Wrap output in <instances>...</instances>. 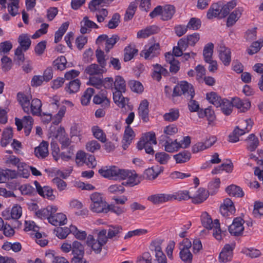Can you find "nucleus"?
I'll use <instances>...</instances> for the list:
<instances>
[{
  "instance_id": "obj_4",
  "label": "nucleus",
  "mask_w": 263,
  "mask_h": 263,
  "mask_svg": "<svg viewBox=\"0 0 263 263\" xmlns=\"http://www.w3.org/2000/svg\"><path fill=\"white\" fill-rule=\"evenodd\" d=\"M244 220L241 217L235 218L231 225L229 227V231L231 235L238 236L242 234L244 230Z\"/></svg>"
},
{
  "instance_id": "obj_28",
  "label": "nucleus",
  "mask_w": 263,
  "mask_h": 263,
  "mask_svg": "<svg viewBox=\"0 0 263 263\" xmlns=\"http://www.w3.org/2000/svg\"><path fill=\"white\" fill-rule=\"evenodd\" d=\"M247 142L246 148L250 152L255 151L259 145L258 138L253 134H250L246 139Z\"/></svg>"
},
{
  "instance_id": "obj_47",
  "label": "nucleus",
  "mask_w": 263,
  "mask_h": 263,
  "mask_svg": "<svg viewBox=\"0 0 263 263\" xmlns=\"http://www.w3.org/2000/svg\"><path fill=\"white\" fill-rule=\"evenodd\" d=\"M108 230V237L112 239L114 237H119V234L122 232V227L119 225H110Z\"/></svg>"
},
{
  "instance_id": "obj_42",
  "label": "nucleus",
  "mask_w": 263,
  "mask_h": 263,
  "mask_svg": "<svg viewBox=\"0 0 263 263\" xmlns=\"http://www.w3.org/2000/svg\"><path fill=\"white\" fill-rule=\"evenodd\" d=\"M67 63L66 58L62 55L53 61L52 66L55 69L62 71L66 68Z\"/></svg>"
},
{
  "instance_id": "obj_36",
  "label": "nucleus",
  "mask_w": 263,
  "mask_h": 263,
  "mask_svg": "<svg viewBox=\"0 0 263 263\" xmlns=\"http://www.w3.org/2000/svg\"><path fill=\"white\" fill-rule=\"evenodd\" d=\"M86 242L88 246H91V249L96 254H99L101 252L102 246H104L103 244L96 240L93 238V236L90 235L88 236Z\"/></svg>"
},
{
  "instance_id": "obj_31",
  "label": "nucleus",
  "mask_w": 263,
  "mask_h": 263,
  "mask_svg": "<svg viewBox=\"0 0 263 263\" xmlns=\"http://www.w3.org/2000/svg\"><path fill=\"white\" fill-rule=\"evenodd\" d=\"M209 194V191L200 187L198 190L196 196L192 198V201L195 204L201 203L207 199Z\"/></svg>"
},
{
  "instance_id": "obj_45",
  "label": "nucleus",
  "mask_w": 263,
  "mask_h": 263,
  "mask_svg": "<svg viewBox=\"0 0 263 263\" xmlns=\"http://www.w3.org/2000/svg\"><path fill=\"white\" fill-rule=\"evenodd\" d=\"M72 253L73 256H84V247L83 245L78 241H74L72 242Z\"/></svg>"
},
{
  "instance_id": "obj_21",
  "label": "nucleus",
  "mask_w": 263,
  "mask_h": 263,
  "mask_svg": "<svg viewBox=\"0 0 263 263\" xmlns=\"http://www.w3.org/2000/svg\"><path fill=\"white\" fill-rule=\"evenodd\" d=\"M57 208L54 206H47L46 208L39 210L35 212L36 216L41 219L47 218L51 216V214L56 213Z\"/></svg>"
},
{
  "instance_id": "obj_62",
  "label": "nucleus",
  "mask_w": 263,
  "mask_h": 263,
  "mask_svg": "<svg viewBox=\"0 0 263 263\" xmlns=\"http://www.w3.org/2000/svg\"><path fill=\"white\" fill-rule=\"evenodd\" d=\"M93 135L95 138L98 139L102 142H105L106 141V136L103 130L98 126H93L92 128Z\"/></svg>"
},
{
  "instance_id": "obj_2",
  "label": "nucleus",
  "mask_w": 263,
  "mask_h": 263,
  "mask_svg": "<svg viewBox=\"0 0 263 263\" xmlns=\"http://www.w3.org/2000/svg\"><path fill=\"white\" fill-rule=\"evenodd\" d=\"M142 177L138 176L135 171L132 172L126 170L121 169V173L119 179L125 180L122 184L125 186H134L138 184L141 181Z\"/></svg>"
},
{
  "instance_id": "obj_46",
  "label": "nucleus",
  "mask_w": 263,
  "mask_h": 263,
  "mask_svg": "<svg viewBox=\"0 0 263 263\" xmlns=\"http://www.w3.org/2000/svg\"><path fill=\"white\" fill-rule=\"evenodd\" d=\"M202 226L207 229H212L215 226L214 221L207 212L203 213L201 216Z\"/></svg>"
},
{
  "instance_id": "obj_34",
  "label": "nucleus",
  "mask_w": 263,
  "mask_h": 263,
  "mask_svg": "<svg viewBox=\"0 0 263 263\" xmlns=\"http://www.w3.org/2000/svg\"><path fill=\"white\" fill-rule=\"evenodd\" d=\"M226 191L231 196L242 197L244 196V193L242 189L234 184L228 186L226 189Z\"/></svg>"
},
{
  "instance_id": "obj_14",
  "label": "nucleus",
  "mask_w": 263,
  "mask_h": 263,
  "mask_svg": "<svg viewBox=\"0 0 263 263\" xmlns=\"http://www.w3.org/2000/svg\"><path fill=\"white\" fill-rule=\"evenodd\" d=\"M149 103L147 100L145 99L140 103L138 108V114L144 122H147L149 121Z\"/></svg>"
},
{
  "instance_id": "obj_54",
  "label": "nucleus",
  "mask_w": 263,
  "mask_h": 263,
  "mask_svg": "<svg viewBox=\"0 0 263 263\" xmlns=\"http://www.w3.org/2000/svg\"><path fill=\"white\" fill-rule=\"evenodd\" d=\"M155 156L156 161L161 164H167L171 158L170 155L165 152H157Z\"/></svg>"
},
{
  "instance_id": "obj_59",
  "label": "nucleus",
  "mask_w": 263,
  "mask_h": 263,
  "mask_svg": "<svg viewBox=\"0 0 263 263\" xmlns=\"http://www.w3.org/2000/svg\"><path fill=\"white\" fill-rule=\"evenodd\" d=\"M120 40L119 36L117 34H114L110 38L107 37L106 43L105 44V50L106 52L109 51L112 49L116 43Z\"/></svg>"
},
{
  "instance_id": "obj_9",
  "label": "nucleus",
  "mask_w": 263,
  "mask_h": 263,
  "mask_svg": "<svg viewBox=\"0 0 263 263\" xmlns=\"http://www.w3.org/2000/svg\"><path fill=\"white\" fill-rule=\"evenodd\" d=\"M121 169L116 166H111L109 168H101L99 170V173L105 178H115L119 179Z\"/></svg>"
},
{
  "instance_id": "obj_25",
  "label": "nucleus",
  "mask_w": 263,
  "mask_h": 263,
  "mask_svg": "<svg viewBox=\"0 0 263 263\" xmlns=\"http://www.w3.org/2000/svg\"><path fill=\"white\" fill-rule=\"evenodd\" d=\"M160 31V28L155 25L150 26L143 30L139 31L137 33L138 38H146L151 35L157 33Z\"/></svg>"
},
{
  "instance_id": "obj_53",
  "label": "nucleus",
  "mask_w": 263,
  "mask_h": 263,
  "mask_svg": "<svg viewBox=\"0 0 263 263\" xmlns=\"http://www.w3.org/2000/svg\"><path fill=\"white\" fill-rule=\"evenodd\" d=\"M253 123L251 119L241 120L239 126V130L240 133H243V135L248 133L252 127Z\"/></svg>"
},
{
  "instance_id": "obj_30",
  "label": "nucleus",
  "mask_w": 263,
  "mask_h": 263,
  "mask_svg": "<svg viewBox=\"0 0 263 263\" xmlns=\"http://www.w3.org/2000/svg\"><path fill=\"white\" fill-rule=\"evenodd\" d=\"M104 68H100L97 64H91L86 68L85 72L90 76L102 75L106 71Z\"/></svg>"
},
{
  "instance_id": "obj_40",
  "label": "nucleus",
  "mask_w": 263,
  "mask_h": 263,
  "mask_svg": "<svg viewBox=\"0 0 263 263\" xmlns=\"http://www.w3.org/2000/svg\"><path fill=\"white\" fill-rule=\"evenodd\" d=\"M33 119L30 116H25L23 118V125L25 135H29L33 124Z\"/></svg>"
},
{
  "instance_id": "obj_7",
  "label": "nucleus",
  "mask_w": 263,
  "mask_h": 263,
  "mask_svg": "<svg viewBox=\"0 0 263 263\" xmlns=\"http://www.w3.org/2000/svg\"><path fill=\"white\" fill-rule=\"evenodd\" d=\"M93 102L96 104L101 105L102 107L108 108L110 101L107 98V92L105 90H101L93 98Z\"/></svg>"
},
{
  "instance_id": "obj_48",
  "label": "nucleus",
  "mask_w": 263,
  "mask_h": 263,
  "mask_svg": "<svg viewBox=\"0 0 263 263\" xmlns=\"http://www.w3.org/2000/svg\"><path fill=\"white\" fill-rule=\"evenodd\" d=\"M114 89L117 90H121L125 92L126 91V83L124 78L120 76L115 77L114 81Z\"/></svg>"
},
{
  "instance_id": "obj_24",
  "label": "nucleus",
  "mask_w": 263,
  "mask_h": 263,
  "mask_svg": "<svg viewBox=\"0 0 263 263\" xmlns=\"http://www.w3.org/2000/svg\"><path fill=\"white\" fill-rule=\"evenodd\" d=\"M42 102L38 99H33L30 102L29 114L31 113L33 116H41Z\"/></svg>"
},
{
  "instance_id": "obj_15",
  "label": "nucleus",
  "mask_w": 263,
  "mask_h": 263,
  "mask_svg": "<svg viewBox=\"0 0 263 263\" xmlns=\"http://www.w3.org/2000/svg\"><path fill=\"white\" fill-rule=\"evenodd\" d=\"M31 98V96H27L24 93L19 92L17 94V99L24 111L29 114V106L30 104V100Z\"/></svg>"
},
{
  "instance_id": "obj_29",
  "label": "nucleus",
  "mask_w": 263,
  "mask_h": 263,
  "mask_svg": "<svg viewBox=\"0 0 263 263\" xmlns=\"http://www.w3.org/2000/svg\"><path fill=\"white\" fill-rule=\"evenodd\" d=\"M90 209L93 212L107 213L109 211L108 205L105 201H101L96 203H91Z\"/></svg>"
},
{
  "instance_id": "obj_6",
  "label": "nucleus",
  "mask_w": 263,
  "mask_h": 263,
  "mask_svg": "<svg viewBox=\"0 0 263 263\" xmlns=\"http://www.w3.org/2000/svg\"><path fill=\"white\" fill-rule=\"evenodd\" d=\"M161 141L164 142L162 146L164 147L165 151L168 153H174L181 147V144L177 142V139L173 141L169 137H163Z\"/></svg>"
},
{
  "instance_id": "obj_23",
  "label": "nucleus",
  "mask_w": 263,
  "mask_h": 263,
  "mask_svg": "<svg viewBox=\"0 0 263 263\" xmlns=\"http://www.w3.org/2000/svg\"><path fill=\"white\" fill-rule=\"evenodd\" d=\"M159 54V44H154L151 46L146 50H143L141 53V56H144L145 59H152Z\"/></svg>"
},
{
  "instance_id": "obj_43",
  "label": "nucleus",
  "mask_w": 263,
  "mask_h": 263,
  "mask_svg": "<svg viewBox=\"0 0 263 263\" xmlns=\"http://www.w3.org/2000/svg\"><path fill=\"white\" fill-rule=\"evenodd\" d=\"M233 100L230 102L227 99H223L222 103H221V109L222 112L226 116L230 115L232 112L234 105L233 104Z\"/></svg>"
},
{
  "instance_id": "obj_56",
  "label": "nucleus",
  "mask_w": 263,
  "mask_h": 263,
  "mask_svg": "<svg viewBox=\"0 0 263 263\" xmlns=\"http://www.w3.org/2000/svg\"><path fill=\"white\" fill-rule=\"evenodd\" d=\"M137 6L135 3L132 2L130 4L124 16V19L125 21L132 19L137 9Z\"/></svg>"
},
{
  "instance_id": "obj_64",
  "label": "nucleus",
  "mask_w": 263,
  "mask_h": 263,
  "mask_svg": "<svg viewBox=\"0 0 263 263\" xmlns=\"http://www.w3.org/2000/svg\"><path fill=\"white\" fill-rule=\"evenodd\" d=\"M136 263H152V257L148 252H145L137 257Z\"/></svg>"
},
{
  "instance_id": "obj_18",
  "label": "nucleus",
  "mask_w": 263,
  "mask_h": 263,
  "mask_svg": "<svg viewBox=\"0 0 263 263\" xmlns=\"http://www.w3.org/2000/svg\"><path fill=\"white\" fill-rule=\"evenodd\" d=\"M221 2L214 3L211 5L206 14V17L209 20L220 17L221 15Z\"/></svg>"
},
{
  "instance_id": "obj_49",
  "label": "nucleus",
  "mask_w": 263,
  "mask_h": 263,
  "mask_svg": "<svg viewBox=\"0 0 263 263\" xmlns=\"http://www.w3.org/2000/svg\"><path fill=\"white\" fill-rule=\"evenodd\" d=\"M68 26L69 23L68 22H65L62 24V25L60 26L58 31H57L55 33L54 43H57L61 41L63 35L67 31Z\"/></svg>"
},
{
  "instance_id": "obj_55",
  "label": "nucleus",
  "mask_w": 263,
  "mask_h": 263,
  "mask_svg": "<svg viewBox=\"0 0 263 263\" xmlns=\"http://www.w3.org/2000/svg\"><path fill=\"white\" fill-rule=\"evenodd\" d=\"M95 92V90L92 88H88L84 92L81 97V103L83 105H87L89 102L90 99Z\"/></svg>"
},
{
  "instance_id": "obj_52",
  "label": "nucleus",
  "mask_w": 263,
  "mask_h": 263,
  "mask_svg": "<svg viewBox=\"0 0 263 263\" xmlns=\"http://www.w3.org/2000/svg\"><path fill=\"white\" fill-rule=\"evenodd\" d=\"M214 45L212 43L207 44L204 47L203 55L205 62H209L212 59Z\"/></svg>"
},
{
  "instance_id": "obj_60",
  "label": "nucleus",
  "mask_w": 263,
  "mask_h": 263,
  "mask_svg": "<svg viewBox=\"0 0 263 263\" xmlns=\"http://www.w3.org/2000/svg\"><path fill=\"white\" fill-rule=\"evenodd\" d=\"M179 255L181 259L184 263H192L193 255L190 250H180Z\"/></svg>"
},
{
  "instance_id": "obj_20",
  "label": "nucleus",
  "mask_w": 263,
  "mask_h": 263,
  "mask_svg": "<svg viewBox=\"0 0 263 263\" xmlns=\"http://www.w3.org/2000/svg\"><path fill=\"white\" fill-rule=\"evenodd\" d=\"M243 9L242 7H238L231 13L227 21V26L228 27L233 26L240 17Z\"/></svg>"
},
{
  "instance_id": "obj_51",
  "label": "nucleus",
  "mask_w": 263,
  "mask_h": 263,
  "mask_svg": "<svg viewBox=\"0 0 263 263\" xmlns=\"http://www.w3.org/2000/svg\"><path fill=\"white\" fill-rule=\"evenodd\" d=\"M71 226L68 227H57L54 230L55 235L60 239L65 238L69 233H71Z\"/></svg>"
},
{
  "instance_id": "obj_33",
  "label": "nucleus",
  "mask_w": 263,
  "mask_h": 263,
  "mask_svg": "<svg viewBox=\"0 0 263 263\" xmlns=\"http://www.w3.org/2000/svg\"><path fill=\"white\" fill-rule=\"evenodd\" d=\"M81 84L80 80L78 79L71 80L66 84L65 91L69 94L76 93L79 90Z\"/></svg>"
},
{
  "instance_id": "obj_41",
  "label": "nucleus",
  "mask_w": 263,
  "mask_h": 263,
  "mask_svg": "<svg viewBox=\"0 0 263 263\" xmlns=\"http://www.w3.org/2000/svg\"><path fill=\"white\" fill-rule=\"evenodd\" d=\"M206 99L216 107H218L222 103L223 99L215 92L208 93L206 96Z\"/></svg>"
},
{
  "instance_id": "obj_8",
  "label": "nucleus",
  "mask_w": 263,
  "mask_h": 263,
  "mask_svg": "<svg viewBox=\"0 0 263 263\" xmlns=\"http://www.w3.org/2000/svg\"><path fill=\"white\" fill-rule=\"evenodd\" d=\"M234 246L229 244H226L219 255V261L220 263H227L230 261L233 255Z\"/></svg>"
},
{
  "instance_id": "obj_22",
  "label": "nucleus",
  "mask_w": 263,
  "mask_h": 263,
  "mask_svg": "<svg viewBox=\"0 0 263 263\" xmlns=\"http://www.w3.org/2000/svg\"><path fill=\"white\" fill-rule=\"evenodd\" d=\"M163 171V167L157 165L146 169L144 173V177L148 180H154Z\"/></svg>"
},
{
  "instance_id": "obj_38",
  "label": "nucleus",
  "mask_w": 263,
  "mask_h": 263,
  "mask_svg": "<svg viewBox=\"0 0 263 263\" xmlns=\"http://www.w3.org/2000/svg\"><path fill=\"white\" fill-rule=\"evenodd\" d=\"M122 93H124L122 91L116 90V91L113 92V99L114 102L117 105L123 108L126 104L125 100H128V99L124 98L122 94Z\"/></svg>"
},
{
  "instance_id": "obj_26",
  "label": "nucleus",
  "mask_w": 263,
  "mask_h": 263,
  "mask_svg": "<svg viewBox=\"0 0 263 263\" xmlns=\"http://www.w3.org/2000/svg\"><path fill=\"white\" fill-rule=\"evenodd\" d=\"M98 26L93 21L89 20L88 17L85 16L84 17L83 21L81 22L80 32L82 34L88 33L90 30L88 31V28H98Z\"/></svg>"
},
{
  "instance_id": "obj_61",
  "label": "nucleus",
  "mask_w": 263,
  "mask_h": 263,
  "mask_svg": "<svg viewBox=\"0 0 263 263\" xmlns=\"http://www.w3.org/2000/svg\"><path fill=\"white\" fill-rule=\"evenodd\" d=\"M128 85L132 91L134 92L141 93L143 91V86L139 81L130 80L128 82Z\"/></svg>"
},
{
  "instance_id": "obj_32",
  "label": "nucleus",
  "mask_w": 263,
  "mask_h": 263,
  "mask_svg": "<svg viewBox=\"0 0 263 263\" xmlns=\"http://www.w3.org/2000/svg\"><path fill=\"white\" fill-rule=\"evenodd\" d=\"M177 163H183L189 161L191 158V153L186 150H184L173 156Z\"/></svg>"
},
{
  "instance_id": "obj_11",
  "label": "nucleus",
  "mask_w": 263,
  "mask_h": 263,
  "mask_svg": "<svg viewBox=\"0 0 263 263\" xmlns=\"http://www.w3.org/2000/svg\"><path fill=\"white\" fill-rule=\"evenodd\" d=\"M154 70L152 74V77L154 80H156L159 82L162 76L164 77H168L170 76V72L159 64H156L153 65Z\"/></svg>"
},
{
  "instance_id": "obj_27",
  "label": "nucleus",
  "mask_w": 263,
  "mask_h": 263,
  "mask_svg": "<svg viewBox=\"0 0 263 263\" xmlns=\"http://www.w3.org/2000/svg\"><path fill=\"white\" fill-rule=\"evenodd\" d=\"M48 143L46 141H42L40 145L34 149L35 156L39 158H44L48 155Z\"/></svg>"
},
{
  "instance_id": "obj_57",
  "label": "nucleus",
  "mask_w": 263,
  "mask_h": 263,
  "mask_svg": "<svg viewBox=\"0 0 263 263\" xmlns=\"http://www.w3.org/2000/svg\"><path fill=\"white\" fill-rule=\"evenodd\" d=\"M172 200L175 199L179 201L186 200L191 198L188 191H179L174 195H172Z\"/></svg>"
},
{
  "instance_id": "obj_44",
  "label": "nucleus",
  "mask_w": 263,
  "mask_h": 263,
  "mask_svg": "<svg viewBox=\"0 0 263 263\" xmlns=\"http://www.w3.org/2000/svg\"><path fill=\"white\" fill-rule=\"evenodd\" d=\"M179 117V109L177 108H172L169 110L168 112H166L163 115V119L166 121L173 122L177 120Z\"/></svg>"
},
{
  "instance_id": "obj_19",
  "label": "nucleus",
  "mask_w": 263,
  "mask_h": 263,
  "mask_svg": "<svg viewBox=\"0 0 263 263\" xmlns=\"http://www.w3.org/2000/svg\"><path fill=\"white\" fill-rule=\"evenodd\" d=\"M216 141L215 137H212L205 142H198L192 147L193 153H197L212 146Z\"/></svg>"
},
{
  "instance_id": "obj_16",
  "label": "nucleus",
  "mask_w": 263,
  "mask_h": 263,
  "mask_svg": "<svg viewBox=\"0 0 263 263\" xmlns=\"http://www.w3.org/2000/svg\"><path fill=\"white\" fill-rule=\"evenodd\" d=\"M172 194H158L153 195L148 197V200L154 204H159L172 200Z\"/></svg>"
},
{
  "instance_id": "obj_37",
  "label": "nucleus",
  "mask_w": 263,
  "mask_h": 263,
  "mask_svg": "<svg viewBox=\"0 0 263 263\" xmlns=\"http://www.w3.org/2000/svg\"><path fill=\"white\" fill-rule=\"evenodd\" d=\"M138 52V50L135 48V45H129L124 49V61L127 62L131 60Z\"/></svg>"
},
{
  "instance_id": "obj_58",
  "label": "nucleus",
  "mask_w": 263,
  "mask_h": 263,
  "mask_svg": "<svg viewBox=\"0 0 263 263\" xmlns=\"http://www.w3.org/2000/svg\"><path fill=\"white\" fill-rule=\"evenodd\" d=\"M253 214L256 218H260L263 215V202L258 201L254 202Z\"/></svg>"
},
{
  "instance_id": "obj_35",
  "label": "nucleus",
  "mask_w": 263,
  "mask_h": 263,
  "mask_svg": "<svg viewBox=\"0 0 263 263\" xmlns=\"http://www.w3.org/2000/svg\"><path fill=\"white\" fill-rule=\"evenodd\" d=\"M175 11V8L174 6L165 5L164 7H162V20L164 21L171 20Z\"/></svg>"
},
{
  "instance_id": "obj_17",
  "label": "nucleus",
  "mask_w": 263,
  "mask_h": 263,
  "mask_svg": "<svg viewBox=\"0 0 263 263\" xmlns=\"http://www.w3.org/2000/svg\"><path fill=\"white\" fill-rule=\"evenodd\" d=\"M66 215L62 213H55L51 214V216L48 218V222L55 226L64 225L66 223Z\"/></svg>"
},
{
  "instance_id": "obj_3",
  "label": "nucleus",
  "mask_w": 263,
  "mask_h": 263,
  "mask_svg": "<svg viewBox=\"0 0 263 263\" xmlns=\"http://www.w3.org/2000/svg\"><path fill=\"white\" fill-rule=\"evenodd\" d=\"M219 211L221 214L225 217H228L233 215L236 212V209L233 202L230 198H226L221 204Z\"/></svg>"
},
{
  "instance_id": "obj_10",
  "label": "nucleus",
  "mask_w": 263,
  "mask_h": 263,
  "mask_svg": "<svg viewBox=\"0 0 263 263\" xmlns=\"http://www.w3.org/2000/svg\"><path fill=\"white\" fill-rule=\"evenodd\" d=\"M34 184L36 187L37 192L40 196L50 200L55 199V196L53 194V190L50 187L45 186L42 187L37 181H34Z\"/></svg>"
},
{
  "instance_id": "obj_12",
  "label": "nucleus",
  "mask_w": 263,
  "mask_h": 263,
  "mask_svg": "<svg viewBox=\"0 0 263 263\" xmlns=\"http://www.w3.org/2000/svg\"><path fill=\"white\" fill-rule=\"evenodd\" d=\"M219 57L225 66L230 65L231 61V51L224 46H220L218 49Z\"/></svg>"
},
{
  "instance_id": "obj_5",
  "label": "nucleus",
  "mask_w": 263,
  "mask_h": 263,
  "mask_svg": "<svg viewBox=\"0 0 263 263\" xmlns=\"http://www.w3.org/2000/svg\"><path fill=\"white\" fill-rule=\"evenodd\" d=\"M55 138L61 144V149L62 150L67 148L71 144V141L66 133L63 127L60 126L57 129Z\"/></svg>"
},
{
  "instance_id": "obj_1",
  "label": "nucleus",
  "mask_w": 263,
  "mask_h": 263,
  "mask_svg": "<svg viewBox=\"0 0 263 263\" xmlns=\"http://www.w3.org/2000/svg\"><path fill=\"white\" fill-rule=\"evenodd\" d=\"M183 95L187 100H190L188 103L189 109L191 112L197 111L199 109V104L195 100H193L195 96L194 87L186 81H181L180 84L176 85L172 96L173 97Z\"/></svg>"
},
{
  "instance_id": "obj_63",
  "label": "nucleus",
  "mask_w": 263,
  "mask_h": 263,
  "mask_svg": "<svg viewBox=\"0 0 263 263\" xmlns=\"http://www.w3.org/2000/svg\"><path fill=\"white\" fill-rule=\"evenodd\" d=\"M201 26V22L200 19L192 17L190 19V21L187 24V27L189 29L193 30H197L199 29Z\"/></svg>"
},
{
  "instance_id": "obj_39",
  "label": "nucleus",
  "mask_w": 263,
  "mask_h": 263,
  "mask_svg": "<svg viewBox=\"0 0 263 263\" xmlns=\"http://www.w3.org/2000/svg\"><path fill=\"white\" fill-rule=\"evenodd\" d=\"M13 138V130L11 127L7 128L3 133L1 141L3 147L6 146L12 140Z\"/></svg>"
},
{
  "instance_id": "obj_13",
  "label": "nucleus",
  "mask_w": 263,
  "mask_h": 263,
  "mask_svg": "<svg viewBox=\"0 0 263 263\" xmlns=\"http://www.w3.org/2000/svg\"><path fill=\"white\" fill-rule=\"evenodd\" d=\"M233 103L234 106L242 112H246L251 107V102L247 99L242 100L239 98H234L233 99Z\"/></svg>"
},
{
  "instance_id": "obj_50",
  "label": "nucleus",
  "mask_w": 263,
  "mask_h": 263,
  "mask_svg": "<svg viewBox=\"0 0 263 263\" xmlns=\"http://www.w3.org/2000/svg\"><path fill=\"white\" fill-rule=\"evenodd\" d=\"M18 42L20 44V47H21L25 51H27L30 48L31 43V41L28 35L24 34L19 36Z\"/></svg>"
}]
</instances>
